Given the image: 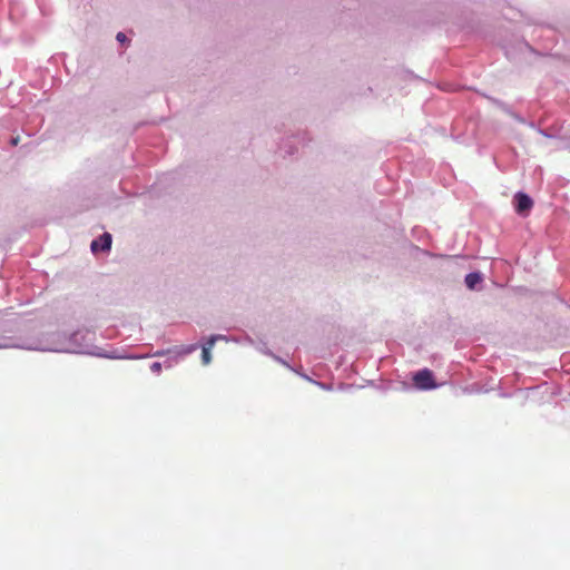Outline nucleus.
Listing matches in <instances>:
<instances>
[{
	"mask_svg": "<svg viewBox=\"0 0 570 570\" xmlns=\"http://www.w3.org/2000/svg\"><path fill=\"white\" fill-rule=\"evenodd\" d=\"M413 384L419 390H432L435 389L438 385L434 381V376L431 370L423 368L417 371L413 377Z\"/></svg>",
	"mask_w": 570,
	"mask_h": 570,
	"instance_id": "f257e3e1",
	"label": "nucleus"
},
{
	"mask_svg": "<svg viewBox=\"0 0 570 570\" xmlns=\"http://www.w3.org/2000/svg\"><path fill=\"white\" fill-rule=\"evenodd\" d=\"M515 210L518 214H524L533 206L532 199L523 193H518L515 195Z\"/></svg>",
	"mask_w": 570,
	"mask_h": 570,
	"instance_id": "f03ea898",
	"label": "nucleus"
},
{
	"mask_svg": "<svg viewBox=\"0 0 570 570\" xmlns=\"http://www.w3.org/2000/svg\"><path fill=\"white\" fill-rule=\"evenodd\" d=\"M110 246H111V235L109 233H105L98 239L92 240L91 245H90L91 250L94 253L98 252L99 249L108 250V249H110Z\"/></svg>",
	"mask_w": 570,
	"mask_h": 570,
	"instance_id": "7ed1b4c3",
	"label": "nucleus"
},
{
	"mask_svg": "<svg viewBox=\"0 0 570 570\" xmlns=\"http://www.w3.org/2000/svg\"><path fill=\"white\" fill-rule=\"evenodd\" d=\"M218 338H223V336H212L206 345L203 346L202 358L205 365L209 364L212 360L210 350L213 348L215 341Z\"/></svg>",
	"mask_w": 570,
	"mask_h": 570,
	"instance_id": "20e7f679",
	"label": "nucleus"
},
{
	"mask_svg": "<svg viewBox=\"0 0 570 570\" xmlns=\"http://www.w3.org/2000/svg\"><path fill=\"white\" fill-rule=\"evenodd\" d=\"M481 281L482 278L479 273H470L465 276V284L470 289H473Z\"/></svg>",
	"mask_w": 570,
	"mask_h": 570,
	"instance_id": "39448f33",
	"label": "nucleus"
},
{
	"mask_svg": "<svg viewBox=\"0 0 570 570\" xmlns=\"http://www.w3.org/2000/svg\"><path fill=\"white\" fill-rule=\"evenodd\" d=\"M150 368H151L153 372L159 373L160 370H161V364L158 363V362H155V363L151 364Z\"/></svg>",
	"mask_w": 570,
	"mask_h": 570,
	"instance_id": "423d86ee",
	"label": "nucleus"
},
{
	"mask_svg": "<svg viewBox=\"0 0 570 570\" xmlns=\"http://www.w3.org/2000/svg\"><path fill=\"white\" fill-rule=\"evenodd\" d=\"M117 40H118L119 42L124 43V42L127 40V37H126V35H125V33H122V32H118V35H117Z\"/></svg>",
	"mask_w": 570,
	"mask_h": 570,
	"instance_id": "0eeeda50",
	"label": "nucleus"
},
{
	"mask_svg": "<svg viewBox=\"0 0 570 570\" xmlns=\"http://www.w3.org/2000/svg\"><path fill=\"white\" fill-rule=\"evenodd\" d=\"M19 140H20L19 136L13 137V138L11 139V145H12V146H17V145L19 144Z\"/></svg>",
	"mask_w": 570,
	"mask_h": 570,
	"instance_id": "6e6552de",
	"label": "nucleus"
},
{
	"mask_svg": "<svg viewBox=\"0 0 570 570\" xmlns=\"http://www.w3.org/2000/svg\"><path fill=\"white\" fill-rule=\"evenodd\" d=\"M7 347H9V345H8V344H4V343H1V342H0V348H7Z\"/></svg>",
	"mask_w": 570,
	"mask_h": 570,
	"instance_id": "1a4fd4ad",
	"label": "nucleus"
},
{
	"mask_svg": "<svg viewBox=\"0 0 570 570\" xmlns=\"http://www.w3.org/2000/svg\"><path fill=\"white\" fill-rule=\"evenodd\" d=\"M156 356H160V355H164V352H156L155 354Z\"/></svg>",
	"mask_w": 570,
	"mask_h": 570,
	"instance_id": "9d476101",
	"label": "nucleus"
}]
</instances>
